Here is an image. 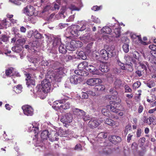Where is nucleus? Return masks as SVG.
I'll return each mask as SVG.
<instances>
[{
  "instance_id": "nucleus-52",
  "label": "nucleus",
  "mask_w": 156,
  "mask_h": 156,
  "mask_svg": "<svg viewBox=\"0 0 156 156\" xmlns=\"http://www.w3.org/2000/svg\"><path fill=\"white\" fill-rule=\"evenodd\" d=\"M91 18L93 22L96 23H100V21L98 18L93 16H92Z\"/></svg>"
},
{
  "instance_id": "nucleus-1",
  "label": "nucleus",
  "mask_w": 156,
  "mask_h": 156,
  "mask_svg": "<svg viewBox=\"0 0 156 156\" xmlns=\"http://www.w3.org/2000/svg\"><path fill=\"white\" fill-rule=\"evenodd\" d=\"M51 86V83L48 80H43L41 84L38 85L36 87L35 90L36 91V94H38L39 93L42 94V92L45 93H47L50 90Z\"/></svg>"
},
{
  "instance_id": "nucleus-49",
  "label": "nucleus",
  "mask_w": 156,
  "mask_h": 156,
  "mask_svg": "<svg viewBox=\"0 0 156 156\" xmlns=\"http://www.w3.org/2000/svg\"><path fill=\"white\" fill-rule=\"evenodd\" d=\"M53 5H54L53 7L52 8L51 10H58L59 8V3H53Z\"/></svg>"
},
{
  "instance_id": "nucleus-24",
  "label": "nucleus",
  "mask_w": 156,
  "mask_h": 156,
  "mask_svg": "<svg viewBox=\"0 0 156 156\" xmlns=\"http://www.w3.org/2000/svg\"><path fill=\"white\" fill-rule=\"evenodd\" d=\"M130 37L133 40L134 39H136L137 40H138V41L140 43H142L143 44H145L146 43L145 42L143 41H142V39L141 37L139 36H136L135 34L133 33H131Z\"/></svg>"
},
{
  "instance_id": "nucleus-5",
  "label": "nucleus",
  "mask_w": 156,
  "mask_h": 156,
  "mask_svg": "<svg viewBox=\"0 0 156 156\" xmlns=\"http://www.w3.org/2000/svg\"><path fill=\"white\" fill-rule=\"evenodd\" d=\"M109 110H110L115 113H117L119 112V109L118 108H115L114 106H113L112 105H108L102 109L101 112L102 114L104 115L109 117L110 115L108 114Z\"/></svg>"
},
{
  "instance_id": "nucleus-37",
  "label": "nucleus",
  "mask_w": 156,
  "mask_h": 156,
  "mask_svg": "<svg viewBox=\"0 0 156 156\" xmlns=\"http://www.w3.org/2000/svg\"><path fill=\"white\" fill-rule=\"evenodd\" d=\"M105 89V86L102 85H97L94 87V89L97 91H102L104 90Z\"/></svg>"
},
{
  "instance_id": "nucleus-15",
  "label": "nucleus",
  "mask_w": 156,
  "mask_h": 156,
  "mask_svg": "<svg viewBox=\"0 0 156 156\" xmlns=\"http://www.w3.org/2000/svg\"><path fill=\"white\" fill-rule=\"evenodd\" d=\"M78 76L73 75L70 77V80L71 83L76 84L82 81L81 78Z\"/></svg>"
},
{
  "instance_id": "nucleus-9",
  "label": "nucleus",
  "mask_w": 156,
  "mask_h": 156,
  "mask_svg": "<svg viewBox=\"0 0 156 156\" xmlns=\"http://www.w3.org/2000/svg\"><path fill=\"white\" fill-rule=\"evenodd\" d=\"M114 97H115V96L112 97L110 95H107L106 96V98L107 99H108L110 100H112V99H114L115 100V99L113 98ZM114 102H112V103L111 101L110 102V104H112L111 105L114 106L115 108H118L119 110V108L120 106V103L121 102V100L118 98H116L115 101L114 100Z\"/></svg>"
},
{
  "instance_id": "nucleus-57",
  "label": "nucleus",
  "mask_w": 156,
  "mask_h": 156,
  "mask_svg": "<svg viewBox=\"0 0 156 156\" xmlns=\"http://www.w3.org/2000/svg\"><path fill=\"white\" fill-rule=\"evenodd\" d=\"M145 63L146 65L143 63H140V66L142 68L144 69L146 71L147 70V67L146 66V65L147 66V62Z\"/></svg>"
},
{
  "instance_id": "nucleus-44",
  "label": "nucleus",
  "mask_w": 156,
  "mask_h": 156,
  "mask_svg": "<svg viewBox=\"0 0 156 156\" xmlns=\"http://www.w3.org/2000/svg\"><path fill=\"white\" fill-rule=\"evenodd\" d=\"M151 96L152 98L151 100H150L149 97L148 96L147 97V102L150 103L154 101H155L156 99V97L155 95L151 94Z\"/></svg>"
},
{
  "instance_id": "nucleus-22",
  "label": "nucleus",
  "mask_w": 156,
  "mask_h": 156,
  "mask_svg": "<svg viewBox=\"0 0 156 156\" xmlns=\"http://www.w3.org/2000/svg\"><path fill=\"white\" fill-rule=\"evenodd\" d=\"M100 70L103 72H107L109 70V67L107 63H102L100 66Z\"/></svg>"
},
{
  "instance_id": "nucleus-21",
  "label": "nucleus",
  "mask_w": 156,
  "mask_h": 156,
  "mask_svg": "<svg viewBox=\"0 0 156 156\" xmlns=\"http://www.w3.org/2000/svg\"><path fill=\"white\" fill-rule=\"evenodd\" d=\"M109 140L112 143L115 144L121 141V138L115 136H111L109 137Z\"/></svg>"
},
{
  "instance_id": "nucleus-62",
  "label": "nucleus",
  "mask_w": 156,
  "mask_h": 156,
  "mask_svg": "<svg viewBox=\"0 0 156 156\" xmlns=\"http://www.w3.org/2000/svg\"><path fill=\"white\" fill-rule=\"evenodd\" d=\"M132 62H133V63L134 64L135 67L136 68H136H137V65L138 63H140L139 62H137L136 60L135 59H132Z\"/></svg>"
},
{
  "instance_id": "nucleus-42",
  "label": "nucleus",
  "mask_w": 156,
  "mask_h": 156,
  "mask_svg": "<svg viewBox=\"0 0 156 156\" xmlns=\"http://www.w3.org/2000/svg\"><path fill=\"white\" fill-rule=\"evenodd\" d=\"M122 48L123 51L126 53L129 51V45L127 44H124L122 45Z\"/></svg>"
},
{
  "instance_id": "nucleus-51",
  "label": "nucleus",
  "mask_w": 156,
  "mask_h": 156,
  "mask_svg": "<svg viewBox=\"0 0 156 156\" xmlns=\"http://www.w3.org/2000/svg\"><path fill=\"white\" fill-rule=\"evenodd\" d=\"M69 8L72 10H80V9L77 7L76 6L73 4H71L69 7Z\"/></svg>"
},
{
  "instance_id": "nucleus-18",
  "label": "nucleus",
  "mask_w": 156,
  "mask_h": 156,
  "mask_svg": "<svg viewBox=\"0 0 156 156\" xmlns=\"http://www.w3.org/2000/svg\"><path fill=\"white\" fill-rule=\"evenodd\" d=\"M38 124L34 122L30 125L29 128L30 132L33 131L34 133H37L38 130Z\"/></svg>"
},
{
  "instance_id": "nucleus-40",
  "label": "nucleus",
  "mask_w": 156,
  "mask_h": 156,
  "mask_svg": "<svg viewBox=\"0 0 156 156\" xmlns=\"http://www.w3.org/2000/svg\"><path fill=\"white\" fill-rule=\"evenodd\" d=\"M67 132L64 131L63 129H60L58 131V136H60L61 137L65 136V135L67 134Z\"/></svg>"
},
{
  "instance_id": "nucleus-36",
  "label": "nucleus",
  "mask_w": 156,
  "mask_h": 156,
  "mask_svg": "<svg viewBox=\"0 0 156 156\" xmlns=\"http://www.w3.org/2000/svg\"><path fill=\"white\" fill-rule=\"evenodd\" d=\"M66 10V7L65 6H63L60 10L59 15L62 18H64L65 17L64 13Z\"/></svg>"
},
{
  "instance_id": "nucleus-48",
  "label": "nucleus",
  "mask_w": 156,
  "mask_h": 156,
  "mask_svg": "<svg viewBox=\"0 0 156 156\" xmlns=\"http://www.w3.org/2000/svg\"><path fill=\"white\" fill-rule=\"evenodd\" d=\"M54 14H51L50 15L49 17H48L47 18V20L49 22L53 21L54 19Z\"/></svg>"
},
{
  "instance_id": "nucleus-3",
  "label": "nucleus",
  "mask_w": 156,
  "mask_h": 156,
  "mask_svg": "<svg viewBox=\"0 0 156 156\" xmlns=\"http://www.w3.org/2000/svg\"><path fill=\"white\" fill-rule=\"evenodd\" d=\"M88 65V63L86 61H83L80 63L78 66V70L75 71V73L77 75L80 76H86L88 75V73L83 71L86 68Z\"/></svg>"
},
{
  "instance_id": "nucleus-2",
  "label": "nucleus",
  "mask_w": 156,
  "mask_h": 156,
  "mask_svg": "<svg viewBox=\"0 0 156 156\" xmlns=\"http://www.w3.org/2000/svg\"><path fill=\"white\" fill-rule=\"evenodd\" d=\"M73 113L76 115V119L78 121H80L82 119L86 121L90 119L89 115H86V112L83 110L77 108H73Z\"/></svg>"
},
{
  "instance_id": "nucleus-63",
  "label": "nucleus",
  "mask_w": 156,
  "mask_h": 156,
  "mask_svg": "<svg viewBox=\"0 0 156 156\" xmlns=\"http://www.w3.org/2000/svg\"><path fill=\"white\" fill-rule=\"evenodd\" d=\"M126 102L127 106L128 107H130L131 106V101L130 100H129V99H127L126 100Z\"/></svg>"
},
{
  "instance_id": "nucleus-64",
  "label": "nucleus",
  "mask_w": 156,
  "mask_h": 156,
  "mask_svg": "<svg viewBox=\"0 0 156 156\" xmlns=\"http://www.w3.org/2000/svg\"><path fill=\"white\" fill-rule=\"evenodd\" d=\"M149 48L153 51L156 49V47L155 45L154 44L150 45L149 46Z\"/></svg>"
},
{
  "instance_id": "nucleus-45",
  "label": "nucleus",
  "mask_w": 156,
  "mask_h": 156,
  "mask_svg": "<svg viewBox=\"0 0 156 156\" xmlns=\"http://www.w3.org/2000/svg\"><path fill=\"white\" fill-rule=\"evenodd\" d=\"M133 57L137 60H139L140 57L139 53L136 51H134L133 52Z\"/></svg>"
},
{
  "instance_id": "nucleus-14",
  "label": "nucleus",
  "mask_w": 156,
  "mask_h": 156,
  "mask_svg": "<svg viewBox=\"0 0 156 156\" xmlns=\"http://www.w3.org/2000/svg\"><path fill=\"white\" fill-rule=\"evenodd\" d=\"M58 134L56 131L52 130L49 134L48 138L51 141L57 140H58Z\"/></svg>"
},
{
  "instance_id": "nucleus-7",
  "label": "nucleus",
  "mask_w": 156,
  "mask_h": 156,
  "mask_svg": "<svg viewBox=\"0 0 156 156\" xmlns=\"http://www.w3.org/2000/svg\"><path fill=\"white\" fill-rule=\"evenodd\" d=\"M63 73L62 68H60L57 69L52 76L55 81L58 82L61 80Z\"/></svg>"
},
{
  "instance_id": "nucleus-54",
  "label": "nucleus",
  "mask_w": 156,
  "mask_h": 156,
  "mask_svg": "<svg viewBox=\"0 0 156 156\" xmlns=\"http://www.w3.org/2000/svg\"><path fill=\"white\" fill-rule=\"evenodd\" d=\"M81 98L82 99H87L88 97V94L87 93L82 92L81 93Z\"/></svg>"
},
{
  "instance_id": "nucleus-59",
  "label": "nucleus",
  "mask_w": 156,
  "mask_h": 156,
  "mask_svg": "<svg viewBox=\"0 0 156 156\" xmlns=\"http://www.w3.org/2000/svg\"><path fill=\"white\" fill-rule=\"evenodd\" d=\"M125 88L126 92H130L132 91V90L129 88L127 85H125Z\"/></svg>"
},
{
  "instance_id": "nucleus-23",
  "label": "nucleus",
  "mask_w": 156,
  "mask_h": 156,
  "mask_svg": "<svg viewBox=\"0 0 156 156\" xmlns=\"http://www.w3.org/2000/svg\"><path fill=\"white\" fill-rule=\"evenodd\" d=\"M107 137V135L106 133H101L98 134L96 138V139L98 142H100L101 141H103V140L106 138Z\"/></svg>"
},
{
  "instance_id": "nucleus-28",
  "label": "nucleus",
  "mask_w": 156,
  "mask_h": 156,
  "mask_svg": "<svg viewBox=\"0 0 156 156\" xmlns=\"http://www.w3.org/2000/svg\"><path fill=\"white\" fill-rule=\"evenodd\" d=\"M61 44V38L58 37H55L54 40L53 46L54 47H56L58 45H60Z\"/></svg>"
},
{
  "instance_id": "nucleus-60",
  "label": "nucleus",
  "mask_w": 156,
  "mask_h": 156,
  "mask_svg": "<svg viewBox=\"0 0 156 156\" xmlns=\"http://www.w3.org/2000/svg\"><path fill=\"white\" fill-rule=\"evenodd\" d=\"M101 8L102 7L101 6L98 7L97 6H95L92 8V9L94 11H98L101 9Z\"/></svg>"
},
{
  "instance_id": "nucleus-26",
  "label": "nucleus",
  "mask_w": 156,
  "mask_h": 156,
  "mask_svg": "<svg viewBox=\"0 0 156 156\" xmlns=\"http://www.w3.org/2000/svg\"><path fill=\"white\" fill-rule=\"evenodd\" d=\"M101 56L105 60L108 59V54H107V50L105 49L101 50L100 52Z\"/></svg>"
},
{
  "instance_id": "nucleus-41",
  "label": "nucleus",
  "mask_w": 156,
  "mask_h": 156,
  "mask_svg": "<svg viewBox=\"0 0 156 156\" xmlns=\"http://www.w3.org/2000/svg\"><path fill=\"white\" fill-rule=\"evenodd\" d=\"M105 123L108 125L113 126L115 125V123L113 121L108 119H107L105 120Z\"/></svg>"
},
{
  "instance_id": "nucleus-43",
  "label": "nucleus",
  "mask_w": 156,
  "mask_h": 156,
  "mask_svg": "<svg viewBox=\"0 0 156 156\" xmlns=\"http://www.w3.org/2000/svg\"><path fill=\"white\" fill-rule=\"evenodd\" d=\"M117 63L120 66L121 69H126V67L124 66V65L123 63L121 62L119 59H117Z\"/></svg>"
},
{
  "instance_id": "nucleus-8",
  "label": "nucleus",
  "mask_w": 156,
  "mask_h": 156,
  "mask_svg": "<svg viewBox=\"0 0 156 156\" xmlns=\"http://www.w3.org/2000/svg\"><path fill=\"white\" fill-rule=\"evenodd\" d=\"M22 109L24 114L27 116H32L34 113L33 108L29 105H25L22 106Z\"/></svg>"
},
{
  "instance_id": "nucleus-13",
  "label": "nucleus",
  "mask_w": 156,
  "mask_h": 156,
  "mask_svg": "<svg viewBox=\"0 0 156 156\" xmlns=\"http://www.w3.org/2000/svg\"><path fill=\"white\" fill-rule=\"evenodd\" d=\"M72 119L73 118L71 114L68 113L66 114L61 119V121L64 123L67 124L71 122Z\"/></svg>"
},
{
  "instance_id": "nucleus-12",
  "label": "nucleus",
  "mask_w": 156,
  "mask_h": 156,
  "mask_svg": "<svg viewBox=\"0 0 156 156\" xmlns=\"http://www.w3.org/2000/svg\"><path fill=\"white\" fill-rule=\"evenodd\" d=\"M86 69L93 75H99L101 74L100 71L92 65H88Z\"/></svg>"
},
{
  "instance_id": "nucleus-29",
  "label": "nucleus",
  "mask_w": 156,
  "mask_h": 156,
  "mask_svg": "<svg viewBox=\"0 0 156 156\" xmlns=\"http://www.w3.org/2000/svg\"><path fill=\"white\" fill-rule=\"evenodd\" d=\"M9 20H10L4 19L1 22V23L4 28H6L8 27H9L10 23H9Z\"/></svg>"
},
{
  "instance_id": "nucleus-20",
  "label": "nucleus",
  "mask_w": 156,
  "mask_h": 156,
  "mask_svg": "<svg viewBox=\"0 0 156 156\" xmlns=\"http://www.w3.org/2000/svg\"><path fill=\"white\" fill-rule=\"evenodd\" d=\"M26 76L27 77L26 79V80L27 81L26 83L28 87L30 85H35V82L31 78L30 74H26Z\"/></svg>"
},
{
  "instance_id": "nucleus-16",
  "label": "nucleus",
  "mask_w": 156,
  "mask_h": 156,
  "mask_svg": "<svg viewBox=\"0 0 156 156\" xmlns=\"http://www.w3.org/2000/svg\"><path fill=\"white\" fill-rule=\"evenodd\" d=\"M72 29L70 31V34L74 36H77L79 35L78 32L80 31V26L75 25L72 27Z\"/></svg>"
},
{
  "instance_id": "nucleus-33",
  "label": "nucleus",
  "mask_w": 156,
  "mask_h": 156,
  "mask_svg": "<svg viewBox=\"0 0 156 156\" xmlns=\"http://www.w3.org/2000/svg\"><path fill=\"white\" fill-rule=\"evenodd\" d=\"M101 32L105 34H110L112 32L111 29L108 27H103L101 30Z\"/></svg>"
},
{
  "instance_id": "nucleus-11",
  "label": "nucleus",
  "mask_w": 156,
  "mask_h": 156,
  "mask_svg": "<svg viewBox=\"0 0 156 156\" xmlns=\"http://www.w3.org/2000/svg\"><path fill=\"white\" fill-rule=\"evenodd\" d=\"M101 82V80L99 78H92L87 80V84L90 86H94L99 84Z\"/></svg>"
},
{
  "instance_id": "nucleus-10",
  "label": "nucleus",
  "mask_w": 156,
  "mask_h": 156,
  "mask_svg": "<svg viewBox=\"0 0 156 156\" xmlns=\"http://www.w3.org/2000/svg\"><path fill=\"white\" fill-rule=\"evenodd\" d=\"M35 12V8L31 5H28L23 9L24 13L29 16H32Z\"/></svg>"
},
{
  "instance_id": "nucleus-61",
  "label": "nucleus",
  "mask_w": 156,
  "mask_h": 156,
  "mask_svg": "<svg viewBox=\"0 0 156 156\" xmlns=\"http://www.w3.org/2000/svg\"><path fill=\"white\" fill-rule=\"evenodd\" d=\"M75 149L79 151H81L82 150V146L80 144H77L75 147Z\"/></svg>"
},
{
  "instance_id": "nucleus-32",
  "label": "nucleus",
  "mask_w": 156,
  "mask_h": 156,
  "mask_svg": "<svg viewBox=\"0 0 156 156\" xmlns=\"http://www.w3.org/2000/svg\"><path fill=\"white\" fill-rule=\"evenodd\" d=\"M48 132L47 130H44L41 133V137L43 140L46 139L48 137Z\"/></svg>"
},
{
  "instance_id": "nucleus-46",
  "label": "nucleus",
  "mask_w": 156,
  "mask_h": 156,
  "mask_svg": "<svg viewBox=\"0 0 156 156\" xmlns=\"http://www.w3.org/2000/svg\"><path fill=\"white\" fill-rule=\"evenodd\" d=\"M147 86L150 88L155 86V83L153 81H151L146 83Z\"/></svg>"
},
{
  "instance_id": "nucleus-25",
  "label": "nucleus",
  "mask_w": 156,
  "mask_h": 156,
  "mask_svg": "<svg viewBox=\"0 0 156 156\" xmlns=\"http://www.w3.org/2000/svg\"><path fill=\"white\" fill-rule=\"evenodd\" d=\"M88 22L85 20L81 21L80 23V24L81 27H80L79 31H82L84 30L86 28L87 26L88 25Z\"/></svg>"
},
{
  "instance_id": "nucleus-53",
  "label": "nucleus",
  "mask_w": 156,
  "mask_h": 156,
  "mask_svg": "<svg viewBox=\"0 0 156 156\" xmlns=\"http://www.w3.org/2000/svg\"><path fill=\"white\" fill-rule=\"evenodd\" d=\"M141 85V83L140 82L137 81L134 83L133 84V87L135 89L139 87Z\"/></svg>"
},
{
  "instance_id": "nucleus-38",
  "label": "nucleus",
  "mask_w": 156,
  "mask_h": 156,
  "mask_svg": "<svg viewBox=\"0 0 156 156\" xmlns=\"http://www.w3.org/2000/svg\"><path fill=\"white\" fill-rule=\"evenodd\" d=\"M13 89L16 93H19L22 91V87L21 85H18L17 87H14Z\"/></svg>"
},
{
  "instance_id": "nucleus-19",
  "label": "nucleus",
  "mask_w": 156,
  "mask_h": 156,
  "mask_svg": "<svg viewBox=\"0 0 156 156\" xmlns=\"http://www.w3.org/2000/svg\"><path fill=\"white\" fill-rule=\"evenodd\" d=\"M101 122L96 119H92L88 122V125L91 127H96L100 125Z\"/></svg>"
},
{
  "instance_id": "nucleus-56",
  "label": "nucleus",
  "mask_w": 156,
  "mask_h": 156,
  "mask_svg": "<svg viewBox=\"0 0 156 156\" xmlns=\"http://www.w3.org/2000/svg\"><path fill=\"white\" fill-rule=\"evenodd\" d=\"M49 62L47 61L46 60H43L40 63L41 65L44 66H47L49 64Z\"/></svg>"
},
{
  "instance_id": "nucleus-31",
  "label": "nucleus",
  "mask_w": 156,
  "mask_h": 156,
  "mask_svg": "<svg viewBox=\"0 0 156 156\" xmlns=\"http://www.w3.org/2000/svg\"><path fill=\"white\" fill-rule=\"evenodd\" d=\"M125 65L126 69H124V70H126L131 72L133 71V65L131 62L126 63Z\"/></svg>"
},
{
  "instance_id": "nucleus-4",
  "label": "nucleus",
  "mask_w": 156,
  "mask_h": 156,
  "mask_svg": "<svg viewBox=\"0 0 156 156\" xmlns=\"http://www.w3.org/2000/svg\"><path fill=\"white\" fill-rule=\"evenodd\" d=\"M58 103L60 104H62L60 106L58 105L57 106L59 109H67L70 108L71 105L70 103L63 99L55 101L54 102V105L56 106V105H57Z\"/></svg>"
},
{
  "instance_id": "nucleus-47",
  "label": "nucleus",
  "mask_w": 156,
  "mask_h": 156,
  "mask_svg": "<svg viewBox=\"0 0 156 156\" xmlns=\"http://www.w3.org/2000/svg\"><path fill=\"white\" fill-rule=\"evenodd\" d=\"M124 58L126 61V63H129V61L131 59L129 55H125L124 56Z\"/></svg>"
},
{
  "instance_id": "nucleus-58",
  "label": "nucleus",
  "mask_w": 156,
  "mask_h": 156,
  "mask_svg": "<svg viewBox=\"0 0 156 156\" xmlns=\"http://www.w3.org/2000/svg\"><path fill=\"white\" fill-rule=\"evenodd\" d=\"M109 91L111 94H113V95L114 96H116L118 94V93L115 91V90L113 88L110 89Z\"/></svg>"
},
{
  "instance_id": "nucleus-17",
  "label": "nucleus",
  "mask_w": 156,
  "mask_h": 156,
  "mask_svg": "<svg viewBox=\"0 0 156 156\" xmlns=\"http://www.w3.org/2000/svg\"><path fill=\"white\" fill-rule=\"evenodd\" d=\"M108 58H111L115 55V51L114 47L111 46L108 47L106 49Z\"/></svg>"
},
{
  "instance_id": "nucleus-27",
  "label": "nucleus",
  "mask_w": 156,
  "mask_h": 156,
  "mask_svg": "<svg viewBox=\"0 0 156 156\" xmlns=\"http://www.w3.org/2000/svg\"><path fill=\"white\" fill-rule=\"evenodd\" d=\"M122 81L119 79L116 78L114 83L115 87L116 89H119L122 86Z\"/></svg>"
},
{
  "instance_id": "nucleus-50",
  "label": "nucleus",
  "mask_w": 156,
  "mask_h": 156,
  "mask_svg": "<svg viewBox=\"0 0 156 156\" xmlns=\"http://www.w3.org/2000/svg\"><path fill=\"white\" fill-rule=\"evenodd\" d=\"M114 32L116 35V37H119L120 35V30L119 28H115L114 30Z\"/></svg>"
},
{
  "instance_id": "nucleus-55",
  "label": "nucleus",
  "mask_w": 156,
  "mask_h": 156,
  "mask_svg": "<svg viewBox=\"0 0 156 156\" xmlns=\"http://www.w3.org/2000/svg\"><path fill=\"white\" fill-rule=\"evenodd\" d=\"M72 84V83L70 82H69V80L66 81L65 84V87L66 88H69L71 87Z\"/></svg>"
},
{
  "instance_id": "nucleus-30",
  "label": "nucleus",
  "mask_w": 156,
  "mask_h": 156,
  "mask_svg": "<svg viewBox=\"0 0 156 156\" xmlns=\"http://www.w3.org/2000/svg\"><path fill=\"white\" fill-rule=\"evenodd\" d=\"M66 46H65L62 43L58 47V50L59 52L61 53L65 54L66 51Z\"/></svg>"
},
{
  "instance_id": "nucleus-35",
  "label": "nucleus",
  "mask_w": 156,
  "mask_h": 156,
  "mask_svg": "<svg viewBox=\"0 0 156 156\" xmlns=\"http://www.w3.org/2000/svg\"><path fill=\"white\" fill-rule=\"evenodd\" d=\"M78 56L80 58L83 60H85L87 58V56L84 52L82 51H80L78 54Z\"/></svg>"
},
{
  "instance_id": "nucleus-6",
  "label": "nucleus",
  "mask_w": 156,
  "mask_h": 156,
  "mask_svg": "<svg viewBox=\"0 0 156 156\" xmlns=\"http://www.w3.org/2000/svg\"><path fill=\"white\" fill-rule=\"evenodd\" d=\"M81 45L79 41L72 40L67 44L66 48L69 51H74L76 47H81Z\"/></svg>"
},
{
  "instance_id": "nucleus-34",
  "label": "nucleus",
  "mask_w": 156,
  "mask_h": 156,
  "mask_svg": "<svg viewBox=\"0 0 156 156\" xmlns=\"http://www.w3.org/2000/svg\"><path fill=\"white\" fill-rule=\"evenodd\" d=\"M14 69L12 68H10L6 70L5 74L6 76H10L13 75Z\"/></svg>"
},
{
  "instance_id": "nucleus-39",
  "label": "nucleus",
  "mask_w": 156,
  "mask_h": 156,
  "mask_svg": "<svg viewBox=\"0 0 156 156\" xmlns=\"http://www.w3.org/2000/svg\"><path fill=\"white\" fill-rule=\"evenodd\" d=\"M33 34L35 38L37 39L41 38L43 37L42 35L41 34L39 33L37 30H35L33 33Z\"/></svg>"
}]
</instances>
